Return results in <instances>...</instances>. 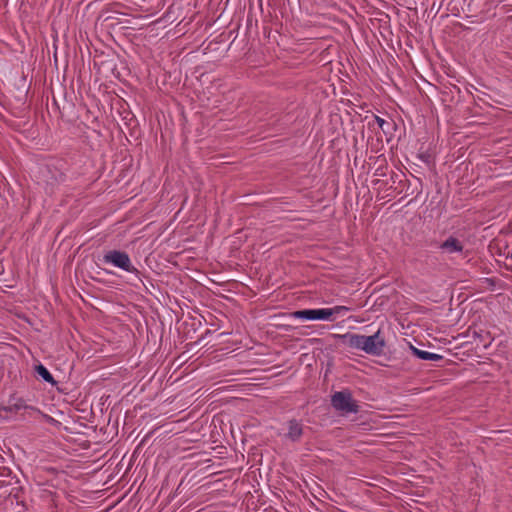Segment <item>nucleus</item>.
<instances>
[{
  "instance_id": "f257e3e1",
  "label": "nucleus",
  "mask_w": 512,
  "mask_h": 512,
  "mask_svg": "<svg viewBox=\"0 0 512 512\" xmlns=\"http://www.w3.org/2000/svg\"><path fill=\"white\" fill-rule=\"evenodd\" d=\"M340 342L350 348L359 349L370 355H381L384 350L385 340L377 331L371 336L359 335L355 333H346L335 335Z\"/></svg>"
},
{
  "instance_id": "f03ea898",
  "label": "nucleus",
  "mask_w": 512,
  "mask_h": 512,
  "mask_svg": "<svg viewBox=\"0 0 512 512\" xmlns=\"http://www.w3.org/2000/svg\"><path fill=\"white\" fill-rule=\"evenodd\" d=\"M346 311H348V308L345 306H335L332 308L297 310L292 312L291 316L303 320L334 321L337 315Z\"/></svg>"
},
{
  "instance_id": "7ed1b4c3",
  "label": "nucleus",
  "mask_w": 512,
  "mask_h": 512,
  "mask_svg": "<svg viewBox=\"0 0 512 512\" xmlns=\"http://www.w3.org/2000/svg\"><path fill=\"white\" fill-rule=\"evenodd\" d=\"M332 406L342 414L358 413L359 405L349 390L335 392L331 397Z\"/></svg>"
},
{
  "instance_id": "20e7f679",
  "label": "nucleus",
  "mask_w": 512,
  "mask_h": 512,
  "mask_svg": "<svg viewBox=\"0 0 512 512\" xmlns=\"http://www.w3.org/2000/svg\"><path fill=\"white\" fill-rule=\"evenodd\" d=\"M103 262L118 267L126 272L138 273L126 252L119 250H110L103 256Z\"/></svg>"
},
{
  "instance_id": "39448f33",
  "label": "nucleus",
  "mask_w": 512,
  "mask_h": 512,
  "mask_svg": "<svg viewBox=\"0 0 512 512\" xmlns=\"http://www.w3.org/2000/svg\"><path fill=\"white\" fill-rule=\"evenodd\" d=\"M22 409H29L33 412H37L47 420L53 421V418L49 417L48 415L42 414L37 408L26 405L25 401L22 398L11 399L7 406H0V417L7 419V413H17Z\"/></svg>"
},
{
  "instance_id": "423d86ee",
  "label": "nucleus",
  "mask_w": 512,
  "mask_h": 512,
  "mask_svg": "<svg viewBox=\"0 0 512 512\" xmlns=\"http://www.w3.org/2000/svg\"><path fill=\"white\" fill-rule=\"evenodd\" d=\"M287 427L286 438L292 442H298L303 435V425L299 421L292 419L287 423Z\"/></svg>"
},
{
  "instance_id": "0eeeda50",
  "label": "nucleus",
  "mask_w": 512,
  "mask_h": 512,
  "mask_svg": "<svg viewBox=\"0 0 512 512\" xmlns=\"http://www.w3.org/2000/svg\"><path fill=\"white\" fill-rule=\"evenodd\" d=\"M463 248H464L463 243L459 239H457L453 236L448 237L440 245V249L443 252L448 253V254L462 252Z\"/></svg>"
},
{
  "instance_id": "6e6552de",
  "label": "nucleus",
  "mask_w": 512,
  "mask_h": 512,
  "mask_svg": "<svg viewBox=\"0 0 512 512\" xmlns=\"http://www.w3.org/2000/svg\"><path fill=\"white\" fill-rule=\"evenodd\" d=\"M410 348H411L413 354L422 360L439 361V360L443 359V356H441L439 354L430 353L428 351H423L414 346H410Z\"/></svg>"
},
{
  "instance_id": "1a4fd4ad",
  "label": "nucleus",
  "mask_w": 512,
  "mask_h": 512,
  "mask_svg": "<svg viewBox=\"0 0 512 512\" xmlns=\"http://www.w3.org/2000/svg\"><path fill=\"white\" fill-rule=\"evenodd\" d=\"M35 370L44 381L51 383L52 385L56 384V381L54 380L51 373L42 364L37 365Z\"/></svg>"
},
{
  "instance_id": "9d476101",
  "label": "nucleus",
  "mask_w": 512,
  "mask_h": 512,
  "mask_svg": "<svg viewBox=\"0 0 512 512\" xmlns=\"http://www.w3.org/2000/svg\"><path fill=\"white\" fill-rule=\"evenodd\" d=\"M374 121L376 122V124L378 125V127H379V128H380L384 133H386V130H385V127H384V126H385V125H387L388 123H387L384 119H382V118H380V117H378V116H375Z\"/></svg>"
},
{
  "instance_id": "9b49d317",
  "label": "nucleus",
  "mask_w": 512,
  "mask_h": 512,
  "mask_svg": "<svg viewBox=\"0 0 512 512\" xmlns=\"http://www.w3.org/2000/svg\"><path fill=\"white\" fill-rule=\"evenodd\" d=\"M12 361H13V359L8 356H4V358L1 360V362H3V363L7 362L8 364H10Z\"/></svg>"
}]
</instances>
